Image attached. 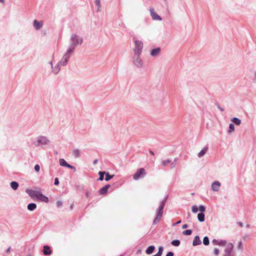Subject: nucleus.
Listing matches in <instances>:
<instances>
[{
    "label": "nucleus",
    "instance_id": "obj_39",
    "mask_svg": "<svg viewBox=\"0 0 256 256\" xmlns=\"http://www.w3.org/2000/svg\"><path fill=\"white\" fill-rule=\"evenodd\" d=\"M226 244V241L220 240L219 246H224Z\"/></svg>",
    "mask_w": 256,
    "mask_h": 256
},
{
    "label": "nucleus",
    "instance_id": "obj_7",
    "mask_svg": "<svg viewBox=\"0 0 256 256\" xmlns=\"http://www.w3.org/2000/svg\"><path fill=\"white\" fill-rule=\"evenodd\" d=\"M150 16L154 20H162L161 17L157 14V13L154 11V8H150Z\"/></svg>",
    "mask_w": 256,
    "mask_h": 256
},
{
    "label": "nucleus",
    "instance_id": "obj_46",
    "mask_svg": "<svg viewBox=\"0 0 256 256\" xmlns=\"http://www.w3.org/2000/svg\"><path fill=\"white\" fill-rule=\"evenodd\" d=\"M218 108L221 110V111H223L224 110V109L222 108H220L219 106H218Z\"/></svg>",
    "mask_w": 256,
    "mask_h": 256
},
{
    "label": "nucleus",
    "instance_id": "obj_6",
    "mask_svg": "<svg viewBox=\"0 0 256 256\" xmlns=\"http://www.w3.org/2000/svg\"><path fill=\"white\" fill-rule=\"evenodd\" d=\"M135 43V49L134 51L136 54H140L142 52V50L143 48V43L142 41L136 40L134 42Z\"/></svg>",
    "mask_w": 256,
    "mask_h": 256
},
{
    "label": "nucleus",
    "instance_id": "obj_9",
    "mask_svg": "<svg viewBox=\"0 0 256 256\" xmlns=\"http://www.w3.org/2000/svg\"><path fill=\"white\" fill-rule=\"evenodd\" d=\"M48 142V140L44 136L40 137L36 142H35L36 145H38L40 144H46Z\"/></svg>",
    "mask_w": 256,
    "mask_h": 256
},
{
    "label": "nucleus",
    "instance_id": "obj_42",
    "mask_svg": "<svg viewBox=\"0 0 256 256\" xmlns=\"http://www.w3.org/2000/svg\"><path fill=\"white\" fill-rule=\"evenodd\" d=\"M188 228V225L186 224H184L182 226V229H185V228Z\"/></svg>",
    "mask_w": 256,
    "mask_h": 256
},
{
    "label": "nucleus",
    "instance_id": "obj_13",
    "mask_svg": "<svg viewBox=\"0 0 256 256\" xmlns=\"http://www.w3.org/2000/svg\"><path fill=\"white\" fill-rule=\"evenodd\" d=\"M43 252L45 255H50L52 254L50 247L48 246H44L43 248Z\"/></svg>",
    "mask_w": 256,
    "mask_h": 256
},
{
    "label": "nucleus",
    "instance_id": "obj_24",
    "mask_svg": "<svg viewBox=\"0 0 256 256\" xmlns=\"http://www.w3.org/2000/svg\"><path fill=\"white\" fill-rule=\"evenodd\" d=\"M163 250H164L163 247L162 246H160L158 248V252L156 254L153 255L152 256H161L162 254Z\"/></svg>",
    "mask_w": 256,
    "mask_h": 256
},
{
    "label": "nucleus",
    "instance_id": "obj_43",
    "mask_svg": "<svg viewBox=\"0 0 256 256\" xmlns=\"http://www.w3.org/2000/svg\"><path fill=\"white\" fill-rule=\"evenodd\" d=\"M62 202H60V201L57 202L58 206H60L62 205Z\"/></svg>",
    "mask_w": 256,
    "mask_h": 256
},
{
    "label": "nucleus",
    "instance_id": "obj_49",
    "mask_svg": "<svg viewBox=\"0 0 256 256\" xmlns=\"http://www.w3.org/2000/svg\"><path fill=\"white\" fill-rule=\"evenodd\" d=\"M10 248H8V250H7V252H8L10 251Z\"/></svg>",
    "mask_w": 256,
    "mask_h": 256
},
{
    "label": "nucleus",
    "instance_id": "obj_28",
    "mask_svg": "<svg viewBox=\"0 0 256 256\" xmlns=\"http://www.w3.org/2000/svg\"><path fill=\"white\" fill-rule=\"evenodd\" d=\"M203 243L205 246H208L209 244V239L208 236H205L203 240Z\"/></svg>",
    "mask_w": 256,
    "mask_h": 256
},
{
    "label": "nucleus",
    "instance_id": "obj_3",
    "mask_svg": "<svg viewBox=\"0 0 256 256\" xmlns=\"http://www.w3.org/2000/svg\"><path fill=\"white\" fill-rule=\"evenodd\" d=\"M164 205L165 202L163 200L161 202L160 206L156 210V216L153 222V224H156L160 222L162 216Z\"/></svg>",
    "mask_w": 256,
    "mask_h": 256
},
{
    "label": "nucleus",
    "instance_id": "obj_22",
    "mask_svg": "<svg viewBox=\"0 0 256 256\" xmlns=\"http://www.w3.org/2000/svg\"><path fill=\"white\" fill-rule=\"evenodd\" d=\"M232 121L236 125L239 126L241 124V120L236 118H234L232 120Z\"/></svg>",
    "mask_w": 256,
    "mask_h": 256
},
{
    "label": "nucleus",
    "instance_id": "obj_27",
    "mask_svg": "<svg viewBox=\"0 0 256 256\" xmlns=\"http://www.w3.org/2000/svg\"><path fill=\"white\" fill-rule=\"evenodd\" d=\"M170 162V160H162V164L163 166H166L168 164H169Z\"/></svg>",
    "mask_w": 256,
    "mask_h": 256
},
{
    "label": "nucleus",
    "instance_id": "obj_21",
    "mask_svg": "<svg viewBox=\"0 0 256 256\" xmlns=\"http://www.w3.org/2000/svg\"><path fill=\"white\" fill-rule=\"evenodd\" d=\"M10 184L11 188L14 190H16L18 186V184L16 182H12Z\"/></svg>",
    "mask_w": 256,
    "mask_h": 256
},
{
    "label": "nucleus",
    "instance_id": "obj_41",
    "mask_svg": "<svg viewBox=\"0 0 256 256\" xmlns=\"http://www.w3.org/2000/svg\"><path fill=\"white\" fill-rule=\"evenodd\" d=\"M166 256H174V253L172 252H168Z\"/></svg>",
    "mask_w": 256,
    "mask_h": 256
},
{
    "label": "nucleus",
    "instance_id": "obj_38",
    "mask_svg": "<svg viewBox=\"0 0 256 256\" xmlns=\"http://www.w3.org/2000/svg\"><path fill=\"white\" fill-rule=\"evenodd\" d=\"M214 252L216 256H218L219 254V250L218 248H215L214 250Z\"/></svg>",
    "mask_w": 256,
    "mask_h": 256
},
{
    "label": "nucleus",
    "instance_id": "obj_29",
    "mask_svg": "<svg viewBox=\"0 0 256 256\" xmlns=\"http://www.w3.org/2000/svg\"><path fill=\"white\" fill-rule=\"evenodd\" d=\"M114 175H110L108 173L106 174L105 180L108 181L114 177Z\"/></svg>",
    "mask_w": 256,
    "mask_h": 256
},
{
    "label": "nucleus",
    "instance_id": "obj_11",
    "mask_svg": "<svg viewBox=\"0 0 256 256\" xmlns=\"http://www.w3.org/2000/svg\"><path fill=\"white\" fill-rule=\"evenodd\" d=\"M220 184L218 181H215L212 184V188L214 191L218 192L220 188Z\"/></svg>",
    "mask_w": 256,
    "mask_h": 256
},
{
    "label": "nucleus",
    "instance_id": "obj_14",
    "mask_svg": "<svg viewBox=\"0 0 256 256\" xmlns=\"http://www.w3.org/2000/svg\"><path fill=\"white\" fill-rule=\"evenodd\" d=\"M110 187V184H107L104 187H102L99 191V193L100 194H104L107 192L108 190Z\"/></svg>",
    "mask_w": 256,
    "mask_h": 256
},
{
    "label": "nucleus",
    "instance_id": "obj_18",
    "mask_svg": "<svg viewBox=\"0 0 256 256\" xmlns=\"http://www.w3.org/2000/svg\"><path fill=\"white\" fill-rule=\"evenodd\" d=\"M154 248H155V247L154 246H150L146 250V252L148 254H150L152 253Z\"/></svg>",
    "mask_w": 256,
    "mask_h": 256
},
{
    "label": "nucleus",
    "instance_id": "obj_26",
    "mask_svg": "<svg viewBox=\"0 0 256 256\" xmlns=\"http://www.w3.org/2000/svg\"><path fill=\"white\" fill-rule=\"evenodd\" d=\"M98 174L100 175L99 180H104V175L106 174L105 172H98Z\"/></svg>",
    "mask_w": 256,
    "mask_h": 256
},
{
    "label": "nucleus",
    "instance_id": "obj_37",
    "mask_svg": "<svg viewBox=\"0 0 256 256\" xmlns=\"http://www.w3.org/2000/svg\"><path fill=\"white\" fill-rule=\"evenodd\" d=\"M212 243L214 245H218V244H220V241H219V240H214L212 241Z\"/></svg>",
    "mask_w": 256,
    "mask_h": 256
},
{
    "label": "nucleus",
    "instance_id": "obj_25",
    "mask_svg": "<svg viewBox=\"0 0 256 256\" xmlns=\"http://www.w3.org/2000/svg\"><path fill=\"white\" fill-rule=\"evenodd\" d=\"M73 154L76 158H78L80 156V151L78 149H74L73 150Z\"/></svg>",
    "mask_w": 256,
    "mask_h": 256
},
{
    "label": "nucleus",
    "instance_id": "obj_1",
    "mask_svg": "<svg viewBox=\"0 0 256 256\" xmlns=\"http://www.w3.org/2000/svg\"><path fill=\"white\" fill-rule=\"evenodd\" d=\"M26 193H28L30 198L34 200L36 198L42 202H47L48 201V198L47 196L42 194V192L40 190H26Z\"/></svg>",
    "mask_w": 256,
    "mask_h": 256
},
{
    "label": "nucleus",
    "instance_id": "obj_35",
    "mask_svg": "<svg viewBox=\"0 0 256 256\" xmlns=\"http://www.w3.org/2000/svg\"><path fill=\"white\" fill-rule=\"evenodd\" d=\"M198 210L201 212H203L205 211L206 208L205 207L203 206H200L198 208Z\"/></svg>",
    "mask_w": 256,
    "mask_h": 256
},
{
    "label": "nucleus",
    "instance_id": "obj_32",
    "mask_svg": "<svg viewBox=\"0 0 256 256\" xmlns=\"http://www.w3.org/2000/svg\"><path fill=\"white\" fill-rule=\"evenodd\" d=\"M192 212H194V213L197 212H198V207L196 206V205L193 206H192Z\"/></svg>",
    "mask_w": 256,
    "mask_h": 256
},
{
    "label": "nucleus",
    "instance_id": "obj_19",
    "mask_svg": "<svg viewBox=\"0 0 256 256\" xmlns=\"http://www.w3.org/2000/svg\"><path fill=\"white\" fill-rule=\"evenodd\" d=\"M36 208V204L34 203H31L28 204V209L30 211L34 210Z\"/></svg>",
    "mask_w": 256,
    "mask_h": 256
},
{
    "label": "nucleus",
    "instance_id": "obj_44",
    "mask_svg": "<svg viewBox=\"0 0 256 256\" xmlns=\"http://www.w3.org/2000/svg\"><path fill=\"white\" fill-rule=\"evenodd\" d=\"M98 160L96 159V160H95L94 161V162H93V163H94V164H96L98 163Z\"/></svg>",
    "mask_w": 256,
    "mask_h": 256
},
{
    "label": "nucleus",
    "instance_id": "obj_15",
    "mask_svg": "<svg viewBox=\"0 0 256 256\" xmlns=\"http://www.w3.org/2000/svg\"><path fill=\"white\" fill-rule=\"evenodd\" d=\"M42 24H43L42 22H38L36 20H34V26L36 30H38L41 28Z\"/></svg>",
    "mask_w": 256,
    "mask_h": 256
},
{
    "label": "nucleus",
    "instance_id": "obj_8",
    "mask_svg": "<svg viewBox=\"0 0 256 256\" xmlns=\"http://www.w3.org/2000/svg\"><path fill=\"white\" fill-rule=\"evenodd\" d=\"M59 163H60V164L61 166H66V167L70 168L71 169H74V170L76 169L75 167H74V166L70 165V164H68L66 162L64 159H63V158H60L59 160Z\"/></svg>",
    "mask_w": 256,
    "mask_h": 256
},
{
    "label": "nucleus",
    "instance_id": "obj_10",
    "mask_svg": "<svg viewBox=\"0 0 256 256\" xmlns=\"http://www.w3.org/2000/svg\"><path fill=\"white\" fill-rule=\"evenodd\" d=\"M233 245L231 243H229L226 246V248L225 249L224 252L225 254L226 255H228V256H230L231 252L233 249Z\"/></svg>",
    "mask_w": 256,
    "mask_h": 256
},
{
    "label": "nucleus",
    "instance_id": "obj_47",
    "mask_svg": "<svg viewBox=\"0 0 256 256\" xmlns=\"http://www.w3.org/2000/svg\"><path fill=\"white\" fill-rule=\"evenodd\" d=\"M180 222H181V220H179V221H178V222L176 223V224H180Z\"/></svg>",
    "mask_w": 256,
    "mask_h": 256
},
{
    "label": "nucleus",
    "instance_id": "obj_31",
    "mask_svg": "<svg viewBox=\"0 0 256 256\" xmlns=\"http://www.w3.org/2000/svg\"><path fill=\"white\" fill-rule=\"evenodd\" d=\"M192 230H187L182 232V234L184 235H190L192 234Z\"/></svg>",
    "mask_w": 256,
    "mask_h": 256
},
{
    "label": "nucleus",
    "instance_id": "obj_30",
    "mask_svg": "<svg viewBox=\"0 0 256 256\" xmlns=\"http://www.w3.org/2000/svg\"><path fill=\"white\" fill-rule=\"evenodd\" d=\"M171 243L174 246H178L180 244V241L179 240H174Z\"/></svg>",
    "mask_w": 256,
    "mask_h": 256
},
{
    "label": "nucleus",
    "instance_id": "obj_40",
    "mask_svg": "<svg viewBox=\"0 0 256 256\" xmlns=\"http://www.w3.org/2000/svg\"><path fill=\"white\" fill-rule=\"evenodd\" d=\"M54 184L55 185H58V184H59V180H58V178H56L55 180H54Z\"/></svg>",
    "mask_w": 256,
    "mask_h": 256
},
{
    "label": "nucleus",
    "instance_id": "obj_12",
    "mask_svg": "<svg viewBox=\"0 0 256 256\" xmlns=\"http://www.w3.org/2000/svg\"><path fill=\"white\" fill-rule=\"evenodd\" d=\"M134 64L138 67H140L142 66V60L138 56H137L134 60Z\"/></svg>",
    "mask_w": 256,
    "mask_h": 256
},
{
    "label": "nucleus",
    "instance_id": "obj_50",
    "mask_svg": "<svg viewBox=\"0 0 256 256\" xmlns=\"http://www.w3.org/2000/svg\"><path fill=\"white\" fill-rule=\"evenodd\" d=\"M86 196H87V197H88V192H86Z\"/></svg>",
    "mask_w": 256,
    "mask_h": 256
},
{
    "label": "nucleus",
    "instance_id": "obj_4",
    "mask_svg": "<svg viewBox=\"0 0 256 256\" xmlns=\"http://www.w3.org/2000/svg\"><path fill=\"white\" fill-rule=\"evenodd\" d=\"M71 40L72 41V45L73 46L71 48L73 47L74 48V46L76 45L82 44V38L74 34L72 36Z\"/></svg>",
    "mask_w": 256,
    "mask_h": 256
},
{
    "label": "nucleus",
    "instance_id": "obj_33",
    "mask_svg": "<svg viewBox=\"0 0 256 256\" xmlns=\"http://www.w3.org/2000/svg\"><path fill=\"white\" fill-rule=\"evenodd\" d=\"M229 128H230V130H229V132H234V125L233 124H230Z\"/></svg>",
    "mask_w": 256,
    "mask_h": 256
},
{
    "label": "nucleus",
    "instance_id": "obj_16",
    "mask_svg": "<svg viewBox=\"0 0 256 256\" xmlns=\"http://www.w3.org/2000/svg\"><path fill=\"white\" fill-rule=\"evenodd\" d=\"M160 48L152 50L150 52V55L152 56H158L160 52Z\"/></svg>",
    "mask_w": 256,
    "mask_h": 256
},
{
    "label": "nucleus",
    "instance_id": "obj_36",
    "mask_svg": "<svg viewBox=\"0 0 256 256\" xmlns=\"http://www.w3.org/2000/svg\"><path fill=\"white\" fill-rule=\"evenodd\" d=\"M40 166L38 164H36L34 166V170L36 172H38L40 171Z\"/></svg>",
    "mask_w": 256,
    "mask_h": 256
},
{
    "label": "nucleus",
    "instance_id": "obj_48",
    "mask_svg": "<svg viewBox=\"0 0 256 256\" xmlns=\"http://www.w3.org/2000/svg\"><path fill=\"white\" fill-rule=\"evenodd\" d=\"M4 2V0H0V2H1L3 3V2Z\"/></svg>",
    "mask_w": 256,
    "mask_h": 256
},
{
    "label": "nucleus",
    "instance_id": "obj_2",
    "mask_svg": "<svg viewBox=\"0 0 256 256\" xmlns=\"http://www.w3.org/2000/svg\"><path fill=\"white\" fill-rule=\"evenodd\" d=\"M74 50V47H73L72 48H69L68 50H67V52L66 54L64 55V56L63 57V58H62L61 62H60L57 65V66L56 67H55L54 69H53V72L55 73V74H57L58 71L60 70V65H63V66H65L66 65V64H67V62H68V60L69 58L70 57V54Z\"/></svg>",
    "mask_w": 256,
    "mask_h": 256
},
{
    "label": "nucleus",
    "instance_id": "obj_17",
    "mask_svg": "<svg viewBox=\"0 0 256 256\" xmlns=\"http://www.w3.org/2000/svg\"><path fill=\"white\" fill-rule=\"evenodd\" d=\"M201 244V241L200 239L198 236H196L194 237V240H193L192 245L194 246H198Z\"/></svg>",
    "mask_w": 256,
    "mask_h": 256
},
{
    "label": "nucleus",
    "instance_id": "obj_45",
    "mask_svg": "<svg viewBox=\"0 0 256 256\" xmlns=\"http://www.w3.org/2000/svg\"><path fill=\"white\" fill-rule=\"evenodd\" d=\"M149 152H150L152 155V156H154V153L153 152H152V150H149Z\"/></svg>",
    "mask_w": 256,
    "mask_h": 256
},
{
    "label": "nucleus",
    "instance_id": "obj_51",
    "mask_svg": "<svg viewBox=\"0 0 256 256\" xmlns=\"http://www.w3.org/2000/svg\"><path fill=\"white\" fill-rule=\"evenodd\" d=\"M242 244V242H240V246Z\"/></svg>",
    "mask_w": 256,
    "mask_h": 256
},
{
    "label": "nucleus",
    "instance_id": "obj_5",
    "mask_svg": "<svg viewBox=\"0 0 256 256\" xmlns=\"http://www.w3.org/2000/svg\"><path fill=\"white\" fill-rule=\"evenodd\" d=\"M146 174V172L144 168H139L133 176L134 180H138L139 178H142Z\"/></svg>",
    "mask_w": 256,
    "mask_h": 256
},
{
    "label": "nucleus",
    "instance_id": "obj_23",
    "mask_svg": "<svg viewBox=\"0 0 256 256\" xmlns=\"http://www.w3.org/2000/svg\"><path fill=\"white\" fill-rule=\"evenodd\" d=\"M208 150V148L206 147L204 148H203L198 154V157H202L207 152Z\"/></svg>",
    "mask_w": 256,
    "mask_h": 256
},
{
    "label": "nucleus",
    "instance_id": "obj_34",
    "mask_svg": "<svg viewBox=\"0 0 256 256\" xmlns=\"http://www.w3.org/2000/svg\"><path fill=\"white\" fill-rule=\"evenodd\" d=\"M95 4L98 6V10H100V0H95Z\"/></svg>",
    "mask_w": 256,
    "mask_h": 256
},
{
    "label": "nucleus",
    "instance_id": "obj_20",
    "mask_svg": "<svg viewBox=\"0 0 256 256\" xmlns=\"http://www.w3.org/2000/svg\"><path fill=\"white\" fill-rule=\"evenodd\" d=\"M198 218L200 222H202L204 220V214L203 212L199 213L198 214Z\"/></svg>",
    "mask_w": 256,
    "mask_h": 256
}]
</instances>
